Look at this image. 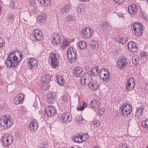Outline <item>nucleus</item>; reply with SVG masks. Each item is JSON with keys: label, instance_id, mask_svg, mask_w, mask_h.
I'll return each instance as SVG.
<instances>
[{"label": "nucleus", "instance_id": "nucleus-55", "mask_svg": "<svg viewBox=\"0 0 148 148\" xmlns=\"http://www.w3.org/2000/svg\"><path fill=\"white\" fill-rule=\"evenodd\" d=\"M65 99H65L64 101H65V102H66L67 101V98H66V97H65Z\"/></svg>", "mask_w": 148, "mask_h": 148}, {"label": "nucleus", "instance_id": "nucleus-62", "mask_svg": "<svg viewBox=\"0 0 148 148\" xmlns=\"http://www.w3.org/2000/svg\"><path fill=\"white\" fill-rule=\"evenodd\" d=\"M147 148H148V146L147 147Z\"/></svg>", "mask_w": 148, "mask_h": 148}, {"label": "nucleus", "instance_id": "nucleus-27", "mask_svg": "<svg viewBox=\"0 0 148 148\" xmlns=\"http://www.w3.org/2000/svg\"><path fill=\"white\" fill-rule=\"evenodd\" d=\"M37 19L39 23H42L45 22L46 19V15L45 14L42 13L37 17Z\"/></svg>", "mask_w": 148, "mask_h": 148}, {"label": "nucleus", "instance_id": "nucleus-58", "mask_svg": "<svg viewBox=\"0 0 148 148\" xmlns=\"http://www.w3.org/2000/svg\"><path fill=\"white\" fill-rule=\"evenodd\" d=\"M93 148H98V147L96 146H94Z\"/></svg>", "mask_w": 148, "mask_h": 148}, {"label": "nucleus", "instance_id": "nucleus-13", "mask_svg": "<svg viewBox=\"0 0 148 148\" xmlns=\"http://www.w3.org/2000/svg\"><path fill=\"white\" fill-rule=\"evenodd\" d=\"M62 118V122L66 123H69L72 119V117L70 116L68 112L63 114Z\"/></svg>", "mask_w": 148, "mask_h": 148}, {"label": "nucleus", "instance_id": "nucleus-30", "mask_svg": "<svg viewBox=\"0 0 148 148\" xmlns=\"http://www.w3.org/2000/svg\"><path fill=\"white\" fill-rule=\"evenodd\" d=\"M100 25L103 30L107 29L108 28L111 29L112 27L110 26L108 23L105 22H103L101 23Z\"/></svg>", "mask_w": 148, "mask_h": 148}, {"label": "nucleus", "instance_id": "nucleus-38", "mask_svg": "<svg viewBox=\"0 0 148 148\" xmlns=\"http://www.w3.org/2000/svg\"><path fill=\"white\" fill-rule=\"evenodd\" d=\"M45 78V79L43 82V84H44L46 83H49L50 81V77L49 75V74H47L45 75L44 77Z\"/></svg>", "mask_w": 148, "mask_h": 148}, {"label": "nucleus", "instance_id": "nucleus-32", "mask_svg": "<svg viewBox=\"0 0 148 148\" xmlns=\"http://www.w3.org/2000/svg\"><path fill=\"white\" fill-rule=\"evenodd\" d=\"M89 135L87 134H83L79 136V139L80 142L82 143L84 141H86L88 138Z\"/></svg>", "mask_w": 148, "mask_h": 148}, {"label": "nucleus", "instance_id": "nucleus-22", "mask_svg": "<svg viewBox=\"0 0 148 148\" xmlns=\"http://www.w3.org/2000/svg\"><path fill=\"white\" fill-rule=\"evenodd\" d=\"M132 82H133L134 83V80L133 78H130L127 80V84L126 85V90L128 91H131L133 89V88L134 86H133L132 87H130V86L131 85V82H130V81Z\"/></svg>", "mask_w": 148, "mask_h": 148}, {"label": "nucleus", "instance_id": "nucleus-19", "mask_svg": "<svg viewBox=\"0 0 148 148\" xmlns=\"http://www.w3.org/2000/svg\"><path fill=\"white\" fill-rule=\"evenodd\" d=\"M53 36L52 40L53 44L55 45L54 43L56 45L60 44V35L55 34L53 35Z\"/></svg>", "mask_w": 148, "mask_h": 148}, {"label": "nucleus", "instance_id": "nucleus-50", "mask_svg": "<svg viewBox=\"0 0 148 148\" xmlns=\"http://www.w3.org/2000/svg\"><path fill=\"white\" fill-rule=\"evenodd\" d=\"M117 14L119 17L122 18L123 19H124V14L122 12L119 13Z\"/></svg>", "mask_w": 148, "mask_h": 148}, {"label": "nucleus", "instance_id": "nucleus-37", "mask_svg": "<svg viewBox=\"0 0 148 148\" xmlns=\"http://www.w3.org/2000/svg\"><path fill=\"white\" fill-rule=\"evenodd\" d=\"M143 27L140 28V29H137L134 30L135 32L136 35L137 36H140L143 34Z\"/></svg>", "mask_w": 148, "mask_h": 148}, {"label": "nucleus", "instance_id": "nucleus-5", "mask_svg": "<svg viewBox=\"0 0 148 148\" xmlns=\"http://www.w3.org/2000/svg\"><path fill=\"white\" fill-rule=\"evenodd\" d=\"M117 64L121 69H123L127 66V60L125 56L119 58L117 62Z\"/></svg>", "mask_w": 148, "mask_h": 148}, {"label": "nucleus", "instance_id": "nucleus-34", "mask_svg": "<svg viewBox=\"0 0 148 148\" xmlns=\"http://www.w3.org/2000/svg\"><path fill=\"white\" fill-rule=\"evenodd\" d=\"M143 27L141 26V24L139 23H134L132 25V28L134 29H140L142 28Z\"/></svg>", "mask_w": 148, "mask_h": 148}, {"label": "nucleus", "instance_id": "nucleus-49", "mask_svg": "<svg viewBox=\"0 0 148 148\" xmlns=\"http://www.w3.org/2000/svg\"><path fill=\"white\" fill-rule=\"evenodd\" d=\"M2 38H0V47H2L5 45L4 42H3L2 40Z\"/></svg>", "mask_w": 148, "mask_h": 148}, {"label": "nucleus", "instance_id": "nucleus-59", "mask_svg": "<svg viewBox=\"0 0 148 148\" xmlns=\"http://www.w3.org/2000/svg\"><path fill=\"white\" fill-rule=\"evenodd\" d=\"M71 148H75L73 147H71Z\"/></svg>", "mask_w": 148, "mask_h": 148}, {"label": "nucleus", "instance_id": "nucleus-51", "mask_svg": "<svg viewBox=\"0 0 148 148\" xmlns=\"http://www.w3.org/2000/svg\"><path fill=\"white\" fill-rule=\"evenodd\" d=\"M118 4H121L123 3L124 0H114Z\"/></svg>", "mask_w": 148, "mask_h": 148}, {"label": "nucleus", "instance_id": "nucleus-42", "mask_svg": "<svg viewBox=\"0 0 148 148\" xmlns=\"http://www.w3.org/2000/svg\"><path fill=\"white\" fill-rule=\"evenodd\" d=\"M14 55H15L14 54V53H12V52H11L9 55L8 56V57L6 59L5 61H8V60H11L12 59V58H13L14 57Z\"/></svg>", "mask_w": 148, "mask_h": 148}, {"label": "nucleus", "instance_id": "nucleus-33", "mask_svg": "<svg viewBox=\"0 0 148 148\" xmlns=\"http://www.w3.org/2000/svg\"><path fill=\"white\" fill-rule=\"evenodd\" d=\"M78 45L79 48L82 50L84 49L86 46L85 42L84 41H79Z\"/></svg>", "mask_w": 148, "mask_h": 148}, {"label": "nucleus", "instance_id": "nucleus-56", "mask_svg": "<svg viewBox=\"0 0 148 148\" xmlns=\"http://www.w3.org/2000/svg\"><path fill=\"white\" fill-rule=\"evenodd\" d=\"M80 1H88L89 0H79Z\"/></svg>", "mask_w": 148, "mask_h": 148}, {"label": "nucleus", "instance_id": "nucleus-29", "mask_svg": "<svg viewBox=\"0 0 148 148\" xmlns=\"http://www.w3.org/2000/svg\"><path fill=\"white\" fill-rule=\"evenodd\" d=\"M115 41L116 42L121 43L123 44L125 43L127 41V39L124 37H118L115 38Z\"/></svg>", "mask_w": 148, "mask_h": 148}, {"label": "nucleus", "instance_id": "nucleus-14", "mask_svg": "<svg viewBox=\"0 0 148 148\" xmlns=\"http://www.w3.org/2000/svg\"><path fill=\"white\" fill-rule=\"evenodd\" d=\"M33 35L37 40L40 41L43 39V36L42 32L37 29H36L34 30Z\"/></svg>", "mask_w": 148, "mask_h": 148}, {"label": "nucleus", "instance_id": "nucleus-40", "mask_svg": "<svg viewBox=\"0 0 148 148\" xmlns=\"http://www.w3.org/2000/svg\"><path fill=\"white\" fill-rule=\"evenodd\" d=\"M76 8L78 11H79V10L80 12H84V7L82 4H79Z\"/></svg>", "mask_w": 148, "mask_h": 148}, {"label": "nucleus", "instance_id": "nucleus-12", "mask_svg": "<svg viewBox=\"0 0 148 148\" xmlns=\"http://www.w3.org/2000/svg\"><path fill=\"white\" fill-rule=\"evenodd\" d=\"M39 126V124L37 122L36 120L34 119L33 122L30 123L29 128L32 132H34L37 130Z\"/></svg>", "mask_w": 148, "mask_h": 148}, {"label": "nucleus", "instance_id": "nucleus-8", "mask_svg": "<svg viewBox=\"0 0 148 148\" xmlns=\"http://www.w3.org/2000/svg\"><path fill=\"white\" fill-rule=\"evenodd\" d=\"M49 57L51 60V66L53 68H56L58 66V61L56 55L53 53H51L49 54Z\"/></svg>", "mask_w": 148, "mask_h": 148}, {"label": "nucleus", "instance_id": "nucleus-18", "mask_svg": "<svg viewBox=\"0 0 148 148\" xmlns=\"http://www.w3.org/2000/svg\"><path fill=\"white\" fill-rule=\"evenodd\" d=\"M89 77L91 78L90 75L87 73H84L82 74L80 77V82L82 85L86 84V81L88 79Z\"/></svg>", "mask_w": 148, "mask_h": 148}, {"label": "nucleus", "instance_id": "nucleus-16", "mask_svg": "<svg viewBox=\"0 0 148 148\" xmlns=\"http://www.w3.org/2000/svg\"><path fill=\"white\" fill-rule=\"evenodd\" d=\"M87 82V84L88 85V86L91 90H97L99 87V84L95 81H91L88 82Z\"/></svg>", "mask_w": 148, "mask_h": 148}, {"label": "nucleus", "instance_id": "nucleus-24", "mask_svg": "<svg viewBox=\"0 0 148 148\" xmlns=\"http://www.w3.org/2000/svg\"><path fill=\"white\" fill-rule=\"evenodd\" d=\"M128 10L130 13L131 14H134L137 10L136 5L133 4L130 5V6H128Z\"/></svg>", "mask_w": 148, "mask_h": 148}, {"label": "nucleus", "instance_id": "nucleus-52", "mask_svg": "<svg viewBox=\"0 0 148 148\" xmlns=\"http://www.w3.org/2000/svg\"><path fill=\"white\" fill-rule=\"evenodd\" d=\"M68 19H67V20L69 21V20H71L72 21L73 20V17L71 15H68L67 17Z\"/></svg>", "mask_w": 148, "mask_h": 148}, {"label": "nucleus", "instance_id": "nucleus-36", "mask_svg": "<svg viewBox=\"0 0 148 148\" xmlns=\"http://www.w3.org/2000/svg\"><path fill=\"white\" fill-rule=\"evenodd\" d=\"M114 3L113 1H110L109 2V6L107 7V8L109 10H112L115 7Z\"/></svg>", "mask_w": 148, "mask_h": 148}, {"label": "nucleus", "instance_id": "nucleus-41", "mask_svg": "<svg viewBox=\"0 0 148 148\" xmlns=\"http://www.w3.org/2000/svg\"><path fill=\"white\" fill-rule=\"evenodd\" d=\"M141 125L144 128L148 129V120L143 121L141 122Z\"/></svg>", "mask_w": 148, "mask_h": 148}, {"label": "nucleus", "instance_id": "nucleus-45", "mask_svg": "<svg viewBox=\"0 0 148 148\" xmlns=\"http://www.w3.org/2000/svg\"><path fill=\"white\" fill-rule=\"evenodd\" d=\"M132 61L133 63L134 64H136L138 63V57H134L132 58Z\"/></svg>", "mask_w": 148, "mask_h": 148}, {"label": "nucleus", "instance_id": "nucleus-28", "mask_svg": "<svg viewBox=\"0 0 148 148\" xmlns=\"http://www.w3.org/2000/svg\"><path fill=\"white\" fill-rule=\"evenodd\" d=\"M90 104L92 108H98L99 105L100 103L97 100H94L90 102Z\"/></svg>", "mask_w": 148, "mask_h": 148}, {"label": "nucleus", "instance_id": "nucleus-61", "mask_svg": "<svg viewBox=\"0 0 148 148\" xmlns=\"http://www.w3.org/2000/svg\"><path fill=\"white\" fill-rule=\"evenodd\" d=\"M147 1H148V0H147Z\"/></svg>", "mask_w": 148, "mask_h": 148}, {"label": "nucleus", "instance_id": "nucleus-15", "mask_svg": "<svg viewBox=\"0 0 148 148\" xmlns=\"http://www.w3.org/2000/svg\"><path fill=\"white\" fill-rule=\"evenodd\" d=\"M109 73L108 70H107V73H103V75H102V72L101 71L99 74L100 79H102L104 82H108L109 80Z\"/></svg>", "mask_w": 148, "mask_h": 148}, {"label": "nucleus", "instance_id": "nucleus-44", "mask_svg": "<svg viewBox=\"0 0 148 148\" xmlns=\"http://www.w3.org/2000/svg\"><path fill=\"white\" fill-rule=\"evenodd\" d=\"M79 135H78L77 136H74L72 138L73 140L76 143H82V142H80V140H79L78 139L79 138Z\"/></svg>", "mask_w": 148, "mask_h": 148}, {"label": "nucleus", "instance_id": "nucleus-43", "mask_svg": "<svg viewBox=\"0 0 148 148\" xmlns=\"http://www.w3.org/2000/svg\"><path fill=\"white\" fill-rule=\"evenodd\" d=\"M55 94H52L51 93H49L47 95V98L48 99H49V100L51 101L50 99H53L55 98Z\"/></svg>", "mask_w": 148, "mask_h": 148}, {"label": "nucleus", "instance_id": "nucleus-17", "mask_svg": "<svg viewBox=\"0 0 148 148\" xmlns=\"http://www.w3.org/2000/svg\"><path fill=\"white\" fill-rule=\"evenodd\" d=\"M24 100V95L22 94H19L14 99V103L16 105L22 103Z\"/></svg>", "mask_w": 148, "mask_h": 148}, {"label": "nucleus", "instance_id": "nucleus-9", "mask_svg": "<svg viewBox=\"0 0 148 148\" xmlns=\"http://www.w3.org/2000/svg\"><path fill=\"white\" fill-rule=\"evenodd\" d=\"M71 8V5L70 3L66 4L61 8L60 12L61 14L64 16H65Z\"/></svg>", "mask_w": 148, "mask_h": 148}, {"label": "nucleus", "instance_id": "nucleus-46", "mask_svg": "<svg viewBox=\"0 0 148 148\" xmlns=\"http://www.w3.org/2000/svg\"><path fill=\"white\" fill-rule=\"evenodd\" d=\"M44 84L43 85V84H42V85L41 86V89L43 90H45L47 89L48 88L47 85L46 83Z\"/></svg>", "mask_w": 148, "mask_h": 148}, {"label": "nucleus", "instance_id": "nucleus-48", "mask_svg": "<svg viewBox=\"0 0 148 148\" xmlns=\"http://www.w3.org/2000/svg\"><path fill=\"white\" fill-rule=\"evenodd\" d=\"M85 105H86L85 103H84L82 106H81L79 108H77V110L82 111L85 108Z\"/></svg>", "mask_w": 148, "mask_h": 148}, {"label": "nucleus", "instance_id": "nucleus-53", "mask_svg": "<svg viewBox=\"0 0 148 148\" xmlns=\"http://www.w3.org/2000/svg\"><path fill=\"white\" fill-rule=\"evenodd\" d=\"M124 144L123 145H121L120 146L119 148H124Z\"/></svg>", "mask_w": 148, "mask_h": 148}, {"label": "nucleus", "instance_id": "nucleus-39", "mask_svg": "<svg viewBox=\"0 0 148 148\" xmlns=\"http://www.w3.org/2000/svg\"><path fill=\"white\" fill-rule=\"evenodd\" d=\"M59 77H58V76H57L56 79L58 83L61 85L64 84V80L62 76L59 75Z\"/></svg>", "mask_w": 148, "mask_h": 148}, {"label": "nucleus", "instance_id": "nucleus-35", "mask_svg": "<svg viewBox=\"0 0 148 148\" xmlns=\"http://www.w3.org/2000/svg\"><path fill=\"white\" fill-rule=\"evenodd\" d=\"M70 41L68 40L64 39L63 42L62 48L63 49H65L67 47L70 45Z\"/></svg>", "mask_w": 148, "mask_h": 148}, {"label": "nucleus", "instance_id": "nucleus-7", "mask_svg": "<svg viewBox=\"0 0 148 148\" xmlns=\"http://www.w3.org/2000/svg\"><path fill=\"white\" fill-rule=\"evenodd\" d=\"M82 34L85 38H90L93 34L91 29L89 28H82Z\"/></svg>", "mask_w": 148, "mask_h": 148}, {"label": "nucleus", "instance_id": "nucleus-20", "mask_svg": "<svg viewBox=\"0 0 148 148\" xmlns=\"http://www.w3.org/2000/svg\"><path fill=\"white\" fill-rule=\"evenodd\" d=\"M3 136V141L4 145L5 146H6L9 145H10L12 142V137L11 136H8L6 137V136H5V137L4 138V136Z\"/></svg>", "mask_w": 148, "mask_h": 148}, {"label": "nucleus", "instance_id": "nucleus-54", "mask_svg": "<svg viewBox=\"0 0 148 148\" xmlns=\"http://www.w3.org/2000/svg\"><path fill=\"white\" fill-rule=\"evenodd\" d=\"M19 57H20V60H19L20 61V60L21 59V58H22V56H23V55L22 54H19Z\"/></svg>", "mask_w": 148, "mask_h": 148}, {"label": "nucleus", "instance_id": "nucleus-4", "mask_svg": "<svg viewBox=\"0 0 148 148\" xmlns=\"http://www.w3.org/2000/svg\"><path fill=\"white\" fill-rule=\"evenodd\" d=\"M12 59L10 60L5 61V63L7 68L14 67L18 65L20 60H18V57L14 55L13 58H12Z\"/></svg>", "mask_w": 148, "mask_h": 148}, {"label": "nucleus", "instance_id": "nucleus-25", "mask_svg": "<svg viewBox=\"0 0 148 148\" xmlns=\"http://www.w3.org/2000/svg\"><path fill=\"white\" fill-rule=\"evenodd\" d=\"M99 69L97 66L94 67L92 69L91 72L90 73L92 76H97L99 73Z\"/></svg>", "mask_w": 148, "mask_h": 148}, {"label": "nucleus", "instance_id": "nucleus-10", "mask_svg": "<svg viewBox=\"0 0 148 148\" xmlns=\"http://www.w3.org/2000/svg\"><path fill=\"white\" fill-rule=\"evenodd\" d=\"M127 47L129 50L132 52H135L137 51L136 44L132 41H130L128 43Z\"/></svg>", "mask_w": 148, "mask_h": 148}, {"label": "nucleus", "instance_id": "nucleus-6", "mask_svg": "<svg viewBox=\"0 0 148 148\" xmlns=\"http://www.w3.org/2000/svg\"><path fill=\"white\" fill-rule=\"evenodd\" d=\"M45 112L48 116H51L56 114V110L54 107L52 106H49L46 107Z\"/></svg>", "mask_w": 148, "mask_h": 148}, {"label": "nucleus", "instance_id": "nucleus-60", "mask_svg": "<svg viewBox=\"0 0 148 148\" xmlns=\"http://www.w3.org/2000/svg\"><path fill=\"white\" fill-rule=\"evenodd\" d=\"M42 146H43V147H42L43 148V146H44V145H42Z\"/></svg>", "mask_w": 148, "mask_h": 148}, {"label": "nucleus", "instance_id": "nucleus-1", "mask_svg": "<svg viewBox=\"0 0 148 148\" xmlns=\"http://www.w3.org/2000/svg\"><path fill=\"white\" fill-rule=\"evenodd\" d=\"M132 107L129 104H124L121 106L119 108L120 114L125 117L130 114L132 111Z\"/></svg>", "mask_w": 148, "mask_h": 148}, {"label": "nucleus", "instance_id": "nucleus-2", "mask_svg": "<svg viewBox=\"0 0 148 148\" xmlns=\"http://www.w3.org/2000/svg\"><path fill=\"white\" fill-rule=\"evenodd\" d=\"M67 56L70 62L73 63L77 60L76 50L71 47H69L67 51Z\"/></svg>", "mask_w": 148, "mask_h": 148}, {"label": "nucleus", "instance_id": "nucleus-26", "mask_svg": "<svg viewBox=\"0 0 148 148\" xmlns=\"http://www.w3.org/2000/svg\"><path fill=\"white\" fill-rule=\"evenodd\" d=\"M90 46L93 50H96L98 48V45L97 41L91 40L89 42Z\"/></svg>", "mask_w": 148, "mask_h": 148}, {"label": "nucleus", "instance_id": "nucleus-11", "mask_svg": "<svg viewBox=\"0 0 148 148\" xmlns=\"http://www.w3.org/2000/svg\"><path fill=\"white\" fill-rule=\"evenodd\" d=\"M38 62L37 60H36L34 58H32L30 59L28 62V66L30 69H32L33 68L35 69L38 66Z\"/></svg>", "mask_w": 148, "mask_h": 148}, {"label": "nucleus", "instance_id": "nucleus-31", "mask_svg": "<svg viewBox=\"0 0 148 148\" xmlns=\"http://www.w3.org/2000/svg\"><path fill=\"white\" fill-rule=\"evenodd\" d=\"M39 3L43 5L47 6L50 4V0H38Z\"/></svg>", "mask_w": 148, "mask_h": 148}, {"label": "nucleus", "instance_id": "nucleus-23", "mask_svg": "<svg viewBox=\"0 0 148 148\" xmlns=\"http://www.w3.org/2000/svg\"><path fill=\"white\" fill-rule=\"evenodd\" d=\"M82 71V69L80 67L75 68L73 71V75L75 77H79Z\"/></svg>", "mask_w": 148, "mask_h": 148}, {"label": "nucleus", "instance_id": "nucleus-3", "mask_svg": "<svg viewBox=\"0 0 148 148\" xmlns=\"http://www.w3.org/2000/svg\"><path fill=\"white\" fill-rule=\"evenodd\" d=\"M12 124V123L11 121L5 115L0 119V125L3 128L6 129L10 127Z\"/></svg>", "mask_w": 148, "mask_h": 148}, {"label": "nucleus", "instance_id": "nucleus-47", "mask_svg": "<svg viewBox=\"0 0 148 148\" xmlns=\"http://www.w3.org/2000/svg\"><path fill=\"white\" fill-rule=\"evenodd\" d=\"M7 18L10 21H13L14 20L13 15V14L9 15Z\"/></svg>", "mask_w": 148, "mask_h": 148}, {"label": "nucleus", "instance_id": "nucleus-21", "mask_svg": "<svg viewBox=\"0 0 148 148\" xmlns=\"http://www.w3.org/2000/svg\"><path fill=\"white\" fill-rule=\"evenodd\" d=\"M143 108V106H140L136 108L135 114V116L136 118H138L142 115Z\"/></svg>", "mask_w": 148, "mask_h": 148}, {"label": "nucleus", "instance_id": "nucleus-57", "mask_svg": "<svg viewBox=\"0 0 148 148\" xmlns=\"http://www.w3.org/2000/svg\"><path fill=\"white\" fill-rule=\"evenodd\" d=\"M124 148H127V146H125V144H124Z\"/></svg>", "mask_w": 148, "mask_h": 148}]
</instances>
